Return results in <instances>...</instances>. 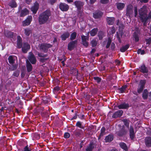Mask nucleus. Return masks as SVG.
I'll return each instance as SVG.
<instances>
[{"label": "nucleus", "mask_w": 151, "mask_h": 151, "mask_svg": "<svg viewBox=\"0 0 151 151\" xmlns=\"http://www.w3.org/2000/svg\"><path fill=\"white\" fill-rule=\"evenodd\" d=\"M147 11L146 6H143L139 10V17L141 21L143 23V25L145 26L149 19H151V12L150 11L148 15L147 14Z\"/></svg>", "instance_id": "obj_1"}, {"label": "nucleus", "mask_w": 151, "mask_h": 151, "mask_svg": "<svg viewBox=\"0 0 151 151\" xmlns=\"http://www.w3.org/2000/svg\"><path fill=\"white\" fill-rule=\"evenodd\" d=\"M51 12L49 9H47L39 15L38 21L40 25L44 24L48 20L51 15Z\"/></svg>", "instance_id": "obj_2"}, {"label": "nucleus", "mask_w": 151, "mask_h": 151, "mask_svg": "<svg viewBox=\"0 0 151 151\" xmlns=\"http://www.w3.org/2000/svg\"><path fill=\"white\" fill-rule=\"evenodd\" d=\"M51 12L49 9H47L39 15L38 21L40 25L44 24L48 20L51 15Z\"/></svg>", "instance_id": "obj_3"}, {"label": "nucleus", "mask_w": 151, "mask_h": 151, "mask_svg": "<svg viewBox=\"0 0 151 151\" xmlns=\"http://www.w3.org/2000/svg\"><path fill=\"white\" fill-rule=\"evenodd\" d=\"M52 47V45L49 43H42L39 45V48L40 50L45 53H47L48 49Z\"/></svg>", "instance_id": "obj_4"}, {"label": "nucleus", "mask_w": 151, "mask_h": 151, "mask_svg": "<svg viewBox=\"0 0 151 151\" xmlns=\"http://www.w3.org/2000/svg\"><path fill=\"white\" fill-rule=\"evenodd\" d=\"M133 6L131 4L127 5L126 9V16L129 18H131L132 17L133 13Z\"/></svg>", "instance_id": "obj_5"}, {"label": "nucleus", "mask_w": 151, "mask_h": 151, "mask_svg": "<svg viewBox=\"0 0 151 151\" xmlns=\"http://www.w3.org/2000/svg\"><path fill=\"white\" fill-rule=\"evenodd\" d=\"M118 126L121 129L119 131L116 132V134L119 137H122L125 135L127 133V131L125 129L124 126H122L120 125H119Z\"/></svg>", "instance_id": "obj_6"}, {"label": "nucleus", "mask_w": 151, "mask_h": 151, "mask_svg": "<svg viewBox=\"0 0 151 151\" xmlns=\"http://www.w3.org/2000/svg\"><path fill=\"white\" fill-rule=\"evenodd\" d=\"M32 19V17L31 15L28 16L26 19L22 22L23 26L25 27L29 25Z\"/></svg>", "instance_id": "obj_7"}, {"label": "nucleus", "mask_w": 151, "mask_h": 151, "mask_svg": "<svg viewBox=\"0 0 151 151\" xmlns=\"http://www.w3.org/2000/svg\"><path fill=\"white\" fill-rule=\"evenodd\" d=\"M77 42V40L72 41L70 42L68 44V50L70 51L72 50L76 46Z\"/></svg>", "instance_id": "obj_8"}, {"label": "nucleus", "mask_w": 151, "mask_h": 151, "mask_svg": "<svg viewBox=\"0 0 151 151\" xmlns=\"http://www.w3.org/2000/svg\"><path fill=\"white\" fill-rule=\"evenodd\" d=\"M81 39L82 44L86 47H87L88 45V43L87 41L89 39L88 37L83 35L81 36Z\"/></svg>", "instance_id": "obj_9"}, {"label": "nucleus", "mask_w": 151, "mask_h": 151, "mask_svg": "<svg viewBox=\"0 0 151 151\" xmlns=\"http://www.w3.org/2000/svg\"><path fill=\"white\" fill-rule=\"evenodd\" d=\"M21 48L22 52L26 53L30 49V45L27 42H24Z\"/></svg>", "instance_id": "obj_10"}, {"label": "nucleus", "mask_w": 151, "mask_h": 151, "mask_svg": "<svg viewBox=\"0 0 151 151\" xmlns=\"http://www.w3.org/2000/svg\"><path fill=\"white\" fill-rule=\"evenodd\" d=\"M59 8L62 11L66 12L69 9V6L65 3L61 2L59 5Z\"/></svg>", "instance_id": "obj_11"}, {"label": "nucleus", "mask_w": 151, "mask_h": 151, "mask_svg": "<svg viewBox=\"0 0 151 151\" xmlns=\"http://www.w3.org/2000/svg\"><path fill=\"white\" fill-rule=\"evenodd\" d=\"M103 13L100 11L97 10L93 13V17L95 19H99L102 17Z\"/></svg>", "instance_id": "obj_12"}, {"label": "nucleus", "mask_w": 151, "mask_h": 151, "mask_svg": "<svg viewBox=\"0 0 151 151\" xmlns=\"http://www.w3.org/2000/svg\"><path fill=\"white\" fill-rule=\"evenodd\" d=\"M145 83V81L144 80H141L139 82V87L137 89V92L139 93H141L144 88Z\"/></svg>", "instance_id": "obj_13"}, {"label": "nucleus", "mask_w": 151, "mask_h": 151, "mask_svg": "<svg viewBox=\"0 0 151 151\" xmlns=\"http://www.w3.org/2000/svg\"><path fill=\"white\" fill-rule=\"evenodd\" d=\"M39 4L36 1L33 6L31 8V11L34 14H36L39 9Z\"/></svg>", "instance_id": "obj_14"}, {"label": "nucleus", "mask_w": 151, "mask_h": 151, "mask_svg": "<svg viewBox=\"0 0 151 151\" xmlns=\"http://www.w3.org/2000/svg\"><path fill=\"white\" fill-rule=\"evenodd\" d=\"M123 113V111L122 110H119L115 112L112 116L113 118H116L121 117Z\"/></svg>", "instance_id": "obj_15"}, {"label": "nucleus", "mask_w": 151, "mask_h": 151, "mask_svg": "<svg viewBox=\"0 0 151 151\" xmlns=\"http://www.w3.org/2000/svg\"><path fill=\"white\" fill-rule=\"evenodd\" d=\"M17 47L19 48H21L22 47V38L19 35L17 36Z\"/></svg>", "instance_id": "obj_16"}, {"label": "nucleus", "mask_w": 151, "mask_h": 151, "mask_svg": "<svg viewBox=\"0 0 151 151\" xmlns=\"http://www.w3.org/2000/svg\"><path fill=\"white\" fill-rule=\"evenodd\" d=\"M28 58L29 62L32 64H34L36 63L37 60L33 54L32 53L31 54Z\"/></svg>", "instance_id": "obj_17"}, {"label": "nucleus", "mask_w": 151, "mask_h": 151, "mask_svg": "<svg viewBox=\"0 0 151 151\" xmlns=\"http://www.w3.org/2000/svg\"><path fill=\"white\" fill-rule=\"evenodd\" d=\"M74 4L76 7L78 9H81L84 5L83 2L79 1H76L74 2Z\"/></svg>", "instance_id": "obj_18"}, {"label": "nucleus", "mask_w": 151, "mask_h": 151, "mask_svg": "<svg viewBox=\"0 0 151 151\" xmlns=\"http://www.w3.org/2000/svg\"><path fill=\"white\" fill-rule=\"evenodd\" d=\"M29 14V11L27 8H24L22 10L19 16L21 17H24Z\"/></svg>", "instance_id": "obj_19"}, {"label": "nucleus", "mask_w": 151, "mask_h": 151, "mask_svg": "<svg viewBox=\"0 0 151 151\" xmlns=\"http://www.w3.org/2000/svg\"><path fill=\"white\" fill-rule=\"evenodd\" d=\"M17 58V57L15 56L10 55L8 58L9 63L13 65L15 63V61Z\"/></svg>", "instance_id": "obj_20"}, {"label": "nucleus", "mask_w": 151, "mask_h": 151, "mask_svg": "<svg viewBox=\"0 0 151 151\" xmlns=\"http://www.w3.org/2000/svg\"><path fill=\"white\" fill-rule=\"evenodd\" d=\"M14 34L13 32L9 31H7L5 33V35L6 37L11 39L13 38Z\"/></svg>", "instance_id": "obj_21"}, {"label": "nucleus", "mask_w": 151, "mask_h": 151, "mask_svg": "<svg viewBox=\"0 0 151 151\" xmlns=\"http://www.w3.org/2000/svg\"><path fill=\"white\" fill-rule=\"evenodd\" d=\"M145 144L148 147H151V137H147L145 139Z\"/></svg>", "instance_id": "obj_22"}, {"label": "nucleus", "mask_w": 151, "mask_h": 151, "mask_svg": "<svg viewBox=\"0 0 151 151\" xmlns=\"http://www.w3.org/2000/svg\"><path fill=\"white\" fill-rule=\"evenodd\" d=\"M115 19L114 17H107L106 21L108 24L109 25H112L114 23Z\"/></svg>", "instance_id": "obj_23"}, {"label": "nucleus", "mask_w": 151, "mask_h": 151, "mask_svg": "<svg viewBox=\"0 0 151 151\" xmlns=\"http://www.w3.org/2000/svg\"><path fill=\"white\" fill-rule=\"evenodd\" d=\"M123 33L122 31H120L119 32H117L116 33V38L119 42L120 43L121 42V38H122Z\"/></svg>", "instance_id": "obj_24"}, {"label": "nucleus", "mask_w": 151, "mask_h": 151, "mask_svg": "<svg viewBox=\"0 0 151 151\" xmlns=\"http://www.w3.org/2000/svg\"><path fill=\"white\" fill-rule=\"evenodd\" d=\"M70 35V33L68 32H65L61 35V38L62 40L65 41L69 37Z\"/></svg>", "instance_id": "obj_25"}, {"label": "nucleus", "mask_w": 151, "mask_h": 151, "mask_svg": "<svg viewBox=\"0 0 151 151\" xmlns=\"http://www.w3.org/2000/svg\"><path fill=\"white\" fill-rule=\"evenodd\" d=\"M117 9L119 10H122L125 7V4L124 3L118 2L116 3Z\"/></svg>", "instance_id": "obj_26"}, {"label": "nucleus", "mask_w": 151, "mask_h": 151, "mask_svg": "<svg viewBox=\"0 0 151 151\" xmlns=\"http://www.w3.org/2000/svg\"><path fill=\"white\" fill-rule=\"evenodd\" d=\"M117 107L119 109H127L129 107V105L128 104L124 103L118 105Z\"/></svg>", "instance_id": "obj_27"}, {"label": "nucleus", "mask_w": 151, "mask_h": 151, "mask_svg": "<svg viewBox=\"0 0 151 151\" xmlns=\"http://www.w3.org/2000/svg\"><path fill=\"white\" fill-rule=\"evenodd\" d=\"M129 135L132 139H133L134 137V133L133 127L130 126L129 129Z\"/></svg>", "instance_id": "obj_28"}, {"label": "nucleus", "mask_w": 151, "mask_h": 151, "mask_svg": "<svg viewBox=\"0 0 151 151\" xmlns=\"http://www.w3.org/2000/svg\"><path fill=\"white\" fill-rule=\"evenodd\" d=\"M9 6L12 8H15L17 7V4L15 0H11L8 4Z\"/></svg>", "instance_id": "obj_29"}, {"label": "nucleus", "mask_w": 151, "mask_h": 151, "mask_svg": "<svg viewBox=\"0 0 151 151\" xmlns=\"http://www.w3.org/2000/svg\"><path fill=\"white\" fill-rule=\"evenodd\" d=\"M95 144L93 143H90L87 146L86 149V151H92L94 148Z\"/></svg>", "instance_id": "obj_30"}, {"label": "nucleus", "mask_w": 151, "mask_h": 151, "mask_svg": "<svg viewBox=\"0 0 151 151\" xmlns=\"http://www.w3.org/2000/svg\"><path fill=\"white\" fill-rule=\"evenodd\" d=\"M113 136L111 134H109L106 137L105 140L106 142H110L113 139Z\"/></svg>", "instance_id": "obj_31"}, {"label": "nucleus", "mask_w": 151, "mask_h": 151, "mask_svg": "<svg viewBox=\"0 0 151 151\" xmlns=\"http://www.w3.org/2000/svg\"><path fill=\"white\" fill-rule=\"evenodd\" d=\"M120 147L125 151H128V148L126 144L124 142H120L119 143Z\"/></svg>", "instance_id": "obj_32"}, {"label": "nucleus", "mask_w": 151, "mask_h": 151, "mask_svg": "<svg viewBox=\"0 0 151 151\" xmlns=\"http://www.w3.org/2000/svg\"><path fill=\"white\" fill-rule=\"evenodd\" d=\"M133 37L134 39L135 42H138L139 40V33L134 32L133 33Z\"/></svg>", "instance_id": "obj_33"}, {"label": "nucleus", "mask_w": 151, "mask_h": 151, "mask_svg": "<svg viewBox=\"0 0 151 151\" xmlns=\"http://www.w3.org/2000/svg\"><path fill=\"white\" fill-rule=\"evenodd\" d=\"M98 29L97 28H94L90 32V35L91 36H94L96 34L98 31Z\"/></svg>", "instance_id": "obj_34"}, {"label": "nucleus", "mask_w": 151, "mask_h": 151, "mask_svg": "<svg viewBox=\"0 0 151 151\" xmlns=\"http://www.w3.org/2000/svg\"><path fill=\"white\" fill-rule=\"evenodd\" d=\"M130 45L129 44H127L124 46H122L120 48V51L122 52H124L129 47Z\"/></svg>", "instance_id": "obj_35"}, {"label": "nucleus", "mask_w": 151, "mask_h": 151, "mask_svg": "<svg viewBox=\"0 0 151 151\" xmlns=\"http://www.w3.org/2000/svg\"><path fill=\"white\" fill-rule=\"evenodd\" d=\"M106 129L105 127H103L101 129V132L99 137H98V139H100L101 137L105 134Z\"/></svg>", "instance_id": "obj_36"}, {"label": "nucleus", "mask_w": 151, "mask_h": 151, "mask_svg": "<svg viewBox=\"0 0 151 151\" xmlns=\"http://www.w3.org/2000/svg\"><path fill=\"white\" fill-rule=\"evenodd\" d=\"M31 32V30L29 28H27L24 29V33L27 36H29Z\"/></svg>", "instance_id": "obj_37"}, {"label": "nucleus", "mask_w": 151, "mask_h": 151, "mask_svg": "<svg viewBox=\"0 0 151 151\" xmlns=\"http://www.w3.org/2000/svg\"><path fill=\"white\" fill-rule=\"evenodd\" d=\"M98 36L100 40H102L104 37V32L101 31H99L98 34Z\"/></svg>", "instance_id": "obj_38"}, {"label": "nucleus", "mask_w": 151, "mask_h": 151, "mask_svg": "<svg viewBox=\"0 0 151 151\" xmlns=\"http://www.w3.org/2000/svg\"><path fill=\"white\" fill-rule=\"evenodd\" d=\"M77 35V33L76 32H73L72 33L70 36V40H73L75 39Z\"/></svg>", "instance_id": "obj_39"}, {"label": "nucleus", "mask_w": 151, "mask_h": 151, "mask_svg": "<svg viewBox=\"0 0 151 151\" xmlns=\"http://www.w3.org/2000/svg\"><path fill=\"white\" fill-rule=\"evenodd\" d=\"M148 91L147 89H145L142 93V97L144 99H147L148 97Z\"/></svg>", "instance_id": "obj_40"}, {"label": "nucleus", "mask_w": 151, "mask_h": 151, "mask_svg": "<svg viewBox=\"0 0 151 151\" xmlns=\"http://www.w3.org/2000/svg\"><path fill=\"white\" fill-rule=\"evenodd\" d=\"M91 45L93 47H94L96 46L97 44V41H96V39H93L91 41Z\"/></svg>", "instance_id": "obj_41"}, {"label": "nucleus", "mask_w": 151, "mask_h": 151, "mask_svg": "<svg viewBox=\"0 0 151 151\" xmlns=\"http://www.w3.org/2000/svg\"><path fill=\"white\" fill-rule=\"evenodd\" d=\"M140 71L143 73H147L148 72V70L146 67H141Z\"/></svg>", "instance_id": "obj_42"}, {"label": "nucleus", "mask_w": 151, "mask_h": 151, "mask_svg": "<svg viewBox=\"0 0 151 151\" xmlns=\"http://www.w3.org/2000/svg\"><path fill=\"white\" fill-rule=\"evenodd\" d=\"M112 40L110 37H109L108 38L107 43L106 46V48H108L109 47L110 45L111 44Z\"/></svg>", "instance_id": "obj_43"}, {"label": "nucleus", "mask_w": 151, "mask_h": 151, "mask_svg": "<svg viewBox=\"0 0 151 151\" xmlns=\"http://www.w3.org/2000/svg\"><path fill=\"white\" fill-rule=\"evenodd\" d=\"M77 11L78 16L80 18L83 14V11L81 10V9H77Z\"/></svg>", "instance_id": "obj_44"}, {"label": "nucleus", "mask_w": 151, "mask_h": 151, "mask_svg": "<svg viewBox=\"0 0 151 151\" xmlns=\"http://www.w3.org/2000/svg\"><path fill=\"white\" fill-rule=\"evenodd\" d=\"M49 58H41L40 59V61L43 63H47L49 61Z\"/></svg>", "instance_id": "obj_45"}, {"label": "nucleus", "mask_w": 151, "mask_h": 151, "mask_svg": "<svg viewBox=\"0 0 151 151\" xmlns=\"http://www.w3.org/2000/svg\"><path fill=\"white\" fill-rule=\"evenodd\" d=\"M122 121L124 122V124L127 127H129V122L128 120L126 119H125L122 120Z\"/></svg>", "instance_id": "obj_46"}, {"label": "nucleus", "mask_w": 151, "mask_h": 151, "mask_svg": "<svg viewBox=\"0 0 151 151\" xmlns=\"http://www.w3.org/2000/svg\"><path fill=\"white\" fill-rule=\"evenodd\" d=\"M137 53L138 54H140L142 55L145 54V51L144 50H142L140 49H139L137 51Z\"/></svg>", "instance_id": "obj_47"}, {"label": "nucleus", "mask_w": 151, "mask_h": 151, "mask_svg": "<svg viewBox=\"0 0 151 151\" xmlns=\"http://www.w3.org/2000/svg\"><path fill=\"white\" fill-rule=\"evenodd\" d=\"M37 55L39 57L42 58H45L48 56V55L47 54H44L43 53H40L39 52L38 53Z\"/></svg>", "instance_id": "obj_48"}, {"label": "nucleus", "mask_w": 151, "mask_h": 151, "mask_svg": "<svg viewBox=\"0 0 151 151\" xmlns=\"http://www.w3.org/2000/svg\"><path fill=\"white\" fill-rule=\"evenodd\" d=\"M115 31L116 30L115 27L113 26L110 29V33L113 34L115 33Z\"/></svg>", "instance_id": "obj_49"}, {"label": "nucleus", "mask_w": 151, "mask_h": 151, "mask_svg": "<svg viewBox=\"0 0 151 151\" xmlns=\"http://www.w3.org/2000/svg\"><path fill=\"white\" fill-rule=\"evenodd\" d=\"M147 45H150L151 43V37L145 40Z\"/></svg>", "instance_id": "obj_50"}, {"label": "nucleus", "mask_w": 151, "mask_h": 151, "mask_svg": "<svg viewBox=\"0 0 151 151\" xmlns=\"http://www.w3.org/2000/svg\"><path fill=\"white\" fill-rule=\"evenodd\" d=\"M93 78L98 83H100L101 81V79L99 77H94Z\"/></svg>", "instance_id": "obj_51"}, {"label": "nucleus", "mask_w": 151, "mask_h": 151, "mask_svg": "<svg viewBox=\"0 0 151 151\" xmlns=\"http://www.w3.org/2000/svg\"><path fill=\"white\" fill-rule=\"evenodd\" d=\"M134 17H136L138 15V10L137 7H134Z\"/></svg>", "instance_id": "obj_52"}, {"label": "nucleus", "mask_w": 151, "mask_h": 151, "mask_svg": "<svg viewBox=\"0 0 151 151\" xmlns=\"http://www.w3.org/2000/svg\"><path fill=\"white\" fill-rule=\"evenodd\" d=\"M42 100L43 102L45 104L48 103L50 101L49 99L47 98L46 97H43Z\"/></svg>", "instance_id": "obj_53"}, {"label": "nucleus", "mask_w": 151, "mask_h": 151, "mask_svg": "<svg viewBox=\"0 0 151 151\" xmlns=\"http://www.w3.org/2000/svg\"><path fill=\"white\" fill-rule=\"evenodd\" d=\"M59 61H61V63L62 64L63 66H64L65 65V61L66 60V59L64 58L63 60V59H59Z\"/></svg>", "instance_id": "obj_54"}, {"label": "nucleus", "mask_w": 151, "mask_h": 151, "mask_svg": "<svg viewBox=\"0 0 151 151\" xmlns=\"http://www.w3.org/2000/svg\"><path fill=\"white\" fill-rule=\"evenodd\" d=\"M70 137V134L68 132H65L64 134V137L65 138H68Z\"/></svg>", "instance_id": "obj_55"}, {"label": "nucleus", "mask_w": 151, "mask_h": 151, "mask_svg": "<svg viewBox=\"0 0 151 151\" xmlns=\"http://www.w3.org/2000/svg\"><path fill=\"white\" fill-rule=\"evenodd\" d=\"M115 47V45L114 43H112L111 44V49L112 50H114Z\"/></svg>", "instance_id": "obj_56"}, {"label": "nucleus", "mask_w": 151, "mask_h": 151, "mask_svg": "<svg viewBox=\"0 0 151 151\" xmlns=\"http://www.w3.org/2000/svg\"><path fill=\"white\" fill-rule=\"evenodd\" d=\"M24 151H31V149L29 148L28 146L27 145L24 148Z\"/></svg>", "instance_id": "obj_57"}, {"label": "nucleus", "mask_w": 151, "mask_h": 151, "mask_svg": "<svg viewBox=\"0 0 151 151\" xmlns=\"http://www.w3.org/2000/svg\"><path fill=\"white\" fill-rule=\"evenodd\" d=\"M19 75V72L18 71H15L14 72L13 75L17 77Z\"/></svg>", "instance_id": "obj_58"}, {"label": "nucleus", "mask_w": 151, "mask_h": 151, "mask_svg": "<svg viewBox=\"0 0 151 151\" xmlns=\"http://www.w3.org/2000/svg\"><path fill=\"white\" fill-rule=\"evenodd\" d=\"M109 0H100V2L103 4H105L107 3Z\"/></svg>", "instance_id": "obj_59"}, {"label": "nucleus", "mask_w": 151, "mask_h": 151, "mask_svg": "<svg viewBox=\"0 0 151 151\" xmlns=\"http://www.w3.org/2000/svg\"><path fill=\"white\" fill-rule=\"evenodd\" d=\"M121 63L120 61L119 60H116L115 61L116 65H119Z\"/></svg>", "instance_id": "obj_60"}, {"label": "nucleus", "mask_w": 151, "mask_h": 151, "mask_svg": "<svg viewBox=\"0 0 151 151\" xmlns=\"http://www.w3.org/2000/svg\"><path fill=\"white\" fill-rule=\"evenodd\" d=\"M32 67H27V70L29 72L32 71Z\"/></svg>", "instance_id": "obj_61"}, {"label": "nucleus", "mask_w": 151, "mask_h": 151, "mask_svg": "<svg viewBox=\"0 0 151 151\" xmlns=\"http://www.w3.org/2000/svg\"><path fill=\"white\" fill-rule=\"evenodd\" d=\"M118 90L119 91V92L121 93L124 92V90L123 89V88L122 87L121 88H118Z\"/></svg>", "instance_id": "obj_62"}, {"label": "nucleus", "mask_w": 151, "mask_h": 151, "mask_svg": "<svg viewBox=\"0 0 151 151\" xmlns=\"http://www.w3.org/2000/svg\"><path fill=\"white\" fill-rule=\"evenodd\" d=\"M25 72L24 71V70H22L21 74L22 77V78L24 77L25 75Z\"/></svg>", "instance_id": "obj_63"}, {"label": "nucleus", "mask_w": 151, "mask_h": 151, "mask_svg": "<svg viewBox=\"0 0 151 151\" xmlns=\"http://www.w3.org/2000/svg\"><path fill=\"white\" fill-rule=\"evenodd\" d=\"M76 126L79 127H81V123L80 122H78L76 124Z\"/></svg>", "instance_id": "obj_64"}]
</instances>
